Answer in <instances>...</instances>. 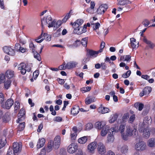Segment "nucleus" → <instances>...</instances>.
<instances>
[{"label": "nucleus", "mask_w": 155, "mask_h": 155, "mask_svg": "<svg viewBox=\"0 0 155 155\" xmlns=\"http://www.w3.org/2000/svg\"><path fill=\"white\" fill-rule=\"evenodd\" d=\"M42 27H44L45 25H48L49 28L53 27L54 23V20H53L50 15H47L44 17L41 20Z\"/></svg>", "instance_id": "obj_1"}, {"label": "nucleus", "mask_w": 155, "mask_h": 155, "mask_svg": "<svg viewBox=\"0 0 155 155\" xmlns=\"http://www.w3.org/2000/svg\"><path fill=\"white\" fill-rule=\"evenodd\" d=\"M118 130L116 129V127H112L110 129L107 135L106 143H111L114 142V132H118Z\"/></svg>", "instance_id": "obj_2"}, {"label": "nucleus", "mask_w": 155, "mask_h": 155, "mask_svg": "<svg viewBox=\"0 0 155 155\" xmlns=\"http://www.w3.org/2000/svg\"><path fill=\"white\" fill-rule=\"evenodd\" d=\"M126 132V134L125 133V135L127 136V140L129 136H134L136 137L138 135L137 130L135 128H132L129 126L127 127Z\"/></svg>", "instance_id": "obj_3"}, {"label": "nucleus", "mask_w": 155, "mask_h": 155, "mask_svg": "<svg viewBox=\"0 0 155 155\" xmlns=\"http://www.w3.org/2000/svg\"><path fill=\"white\" fill-rule=\"evenodd\" d=\"M134 148L137 151H142L146 149L147 146L144 142L140 140L139 141L136 143Z\"/></svg>", "instance_id": "obj_4"}, {"label": "nucleus", "mask_w": 155, "mask_h": 155, "mask_svg": "<svg viewBox=\"0 0 155 155\" xmlns=\"http://www.w3.org/2000/svg\"><path fill=\"white\" fill-rule=\"evenodd\" d=\"M73 32L74 33L80 35L87 31V26L84 25L83 27L73 26Z\"/></svg>", "instance_id": "obj_5"}, {"label": "nucleus", "mask_w": 155, "mask_h": 155, "mask_svg": "<svg viewBox=\"0 0 155 155\" xmlns=\"http://www.w3.org/2000/svg\"><path fill=\"white\" fill-rule=\"evenodd\" d=\"M2 49L4 53L8 55L14 56L15 54L14 50L10 46H4Z\"/></svg>", "instance_id": "obj_6"}, {"label": "nucleus", "mask_w": 155, "mask_h": 155, "mask_svg": "<svg viewBox=\"0 0 155 155\" xmlns=\"http://www.w3.org/2000/svg\"><path fill=\"white\" fill-rule=\"evenodd\" d=\"M97 147V143L94 141L90 143L87 147V150L90 153H93Z\"/></svg>", "instance_id": "obj_7"}, {"label": "nucleus", "mask_w": 155, "mask_h": 155, "mask_svg": "<svg viewBox=\"0 0 155 155\" xmlns=\"http://www.w3.org/2000/svg\"><path fill=\"white\" fill-rule=\"evenodd\" d=\"M61 137L59 136H56L54 138L53 143V148L55 149H57L59 147L61 144Z\"/></svg>", "instance_id": "obj_8"}, {"label": "nucleus", "mask_w": 155, "mask_h": 155, "mask_svg": "<svg viewBox=\"0 0 155 155\" xmlns=\"http://www.w3.org/2000/svg\"><path fill=\"white\" fill-rule=\"evenodd\" d=\"M97 151L99 154H103L105 153V147L103 143L99 142L97 143Z\"/></svg>", "instance_id": "obj_9"}, {"label": "nucleus", "mask_w": 155, "mask_h": 155, "mask_svg": "<svg viewBox=\"0 0 155 155\" xmlns=\"http://www.w3.org/2000/svg\"><path fill=\"white\" fill-rule=\"evenodd\" d=\"M106 122L104 120L96 122L94 124V127L96 129L100 130L106 125Z\"/></svg>", "instance_id": "obj_10"}, {"label": "nucleus", "mask_w": 155, "mask_h": 155, "mask_svg": "<svg viewBox=\"0 0 155 155\" xmlns=\"http://www.w3.org/2000/svg\"><path fill=\"white\" fill-rule=\"evenodd\" d=\"M78 147L74 143H71L70 144L67 148V151L70 153H74L78 149Z\"/></svg>", "instance_id": "obj_11"}, {"label": "nucleus", "mask_w": 155, "mask_h": 155, "mask_svg": "<svg viewBox=\"0 0 155 155\" xmlns=\"http://www.w3.org/2000/svg\"><path fill=\"white\" fill-rule=\"evenodd\" d=\"M108 7L107 5L103 4L100 5L97 10V12L98 14H102L106 11Z\"/></svg>", "instance_id": "obj_12"}, {"label": "nucleus", "mask_w": 155, "mask_h": 155, "mask_svg": "<svg viewBox=\"0 0 155 155\" xmlns=\"http://www.w3.org/2000/svg\"><path fill=\"white\" fill-rule=\"evenodd\" d=\"M21 147L22 144L21 143H14L13 145V150L14 152H15L17 153L21 150Z\"/></svg>", "instance_id": "obj_13"}, {"label": "nucleus", "mask_w": 155, "mask_h": 155, "mask_svg": "<svg viewBox=\"0 0 155 155\" xmlns=\"http://www.w3.org/2000/svg\"><path fill=\"white\" fill-rule=\"evenodd\" d=\"M125 124H121L120 126L119 129L118 130V131H119L121 134V135L123 139L124 140H127V136L125 135V133H124L125 128Z\"/></svg>", "instance_id": "obj_14"}, {"label": "nucleus", "mask_w": 155, "mask_h": 155, "mask_svg": "<svg viewBox=\"0 0 155 155\" xmlns=\"http://www.w3.org/2000/svg\"><path fill=\"white\" fill-rule=\"evenodd\" d=\"M25 112L24 109H21L18 114V119L17 120V123H20V122L22 121L25 118Z\"/></svg>", "instance_id": "obj_15"}, {"label": "nucleus", "mask_w": 155, "mask_h": 155, "mask_svg": "<svg viewBox=\"0 0 155 155\" xmlns=\"http://www.w3.org/2000/svg\"><path fill=\"white\" fill-rule=\"evenodd\" d=\"M77 129L76 127H73L71 131L70 135L71 140H74L76 139L77 136Z\"/></svg>", "instance_id": "obj_16"}, {"label": "nucleus", "mask_w": 155, "mask_h": 155, "mask_svg": "<svg viewBox=\"0 0 155 155\" xmlns=\"http://www.w3.org/2000/svg\"><path fill=\"white\" fill-rule=\"evenodd\" d=\"M110 126L109 125H106L101 130L100 132V135L102 137H105L106 136L108 132L110 131Z\"/></svg>", "instance_id": "obj_17"}, {"label": "nucleus", "mask_w": 155, "mask_h": 155, "mask_svg": "<svg viewBox=\"0 0 155 155\" xmlns=\"http://www.w3.org/2000/svg\"><path fill=\"white\" fill-rule=\"evenodd\" d=\"M13 104V101L11 99H8L5 102V104H3V101L2 104V107L7 109H9Z\"/></svg>", "instance_id": "obj_18"}, {"label": "nucleus", "mask_w": 155, "mask_h": 155, "mask_svg": "<svg viewBox=\"0 0 155 155\" xmlns=\"http://www.w3.org/2000/svg\"><path fill=\"white\" fill-rule=\"evenodd\" d=\"M26 65L24 63H22L19 64L18 66V68L19 70L20 71L21 74H25L26 72Z\"/></svg>", "instance_id": "obj_19"}, {"label": "nucleus", "mask_w": 155, "mask_h": 155, "mask_svg": "<svg viewBox=\"0 0 155 155\" xmlns=\"http://www.w3.org/2000/svg\"><path fill=\"white\" fill-rule=\"evenodd\" d=\"M141 39L143 42L148 45L150 48H153L155 46V44L148 40L146 37L143 36V38H141Z\"/></svg>", "instance_id": "obj_20"}, {"label": "nucleus", "mask_w": 155, "mask_h": 155, "mask_svg": "<svg viewBox=\"0 0 155 155\" xmlns=\"http://www.w3.org/2000/svg\"><path fill=\"white\" fill-rule=\"evenodd\" d=\"M98 111L99 113L104 114L108 113L109 111V109L107 107L103 106L102 105L98 109Z\"/></svg>", "instance_id": "obj_21"}, {"label": "nucleus", "mask_w": 155, "mask_h": 155, "mask_svg": "<svg viewBox=\"0 0 155 155\" xmlns=\"http://www.w3.org/2000/svg\"><path fill=\"white\" fill-rule=\"evenodd\" d=\"M147 146L150 148L155 147V137H153L150 138L147 141Z\"/></svg>", "instance_id": "obj_22"}, {"label": "nucleus", "mask_w": 155, "mask_h": 155, "mask_svg": "<svg viewBox=\"0 0 155 155\" xmlns=\"http://www.w3.org/2000/svg\"><path fill=\"white\" fill-rule=\"evenodd\" d=\"M130 41L131 46L132 48H136L138 47L139 42H137L135 39L134 38H130Z\"/></svg>", "instance_id": "obj_23"}, {"label": "nucleus", "mask_w": 155, "mask_h": 155, "mask_svg": "<svg viewBox=\"0 0 155 155\" xmlns=\"http://www.w3.org/2000/svg\"><path fill=\"white\" fill-rule=\"evenodd\" d=\"M14 75V71L11 70H7L5 73V76L9 79L13 78Z\"/></svg>", "instance_id": "obj_24"}, {"label": "nucleus", "mask_w": 155, "mask_h": 155, "mask_svg": "<svg viewBox=\"0 0 155 155\" xmlns=\"http://www.w3.org/2000/svg\"><path fill=\"white\" fill-rule=\"evenodd\" d=\"M89 137L88 136H84L79 138L78 140V143L81 144H84L88 141Z\"/></svg>", "instance_id": "obj_25"}, {"label": "nucleus", "mask_w": 155, "mask_h": 155, "mask_svg": "<svg viewBox=\"0 0 155 155\" xmlns=\"http://www.w3.org/2000/svg\"><path fill=\"white\" fill-rule=\"evenodd\" d=\"M150 129L148 127L144 128L143 132V137L147 139L150 137Z\"/></svg>", "instance_id": "obj_26"}, {"label": "nucleus", "mask_w": 155, "mask_h": 155, "mask_svg": "<svg viewBox=\"0 0 155 155\" xmlns=\"http://www.w3.org/2000/svg\"><path fill=\"white\" fill-rule=\"evenodd\" d=\"M45 142V139L43 138H40L37 143V148L39 149L43 147Z\"/></svg>", "instance_id": "obj_27"}, {"label": "nucleus", "mask_w": 155, "mask_h": 155, "mask_svg": "<svg viewBox=\"0 0 155 155\" xmlns=\"http://www.w3.org/2000/svg\"><path fill=\"white\" fill-rule=\"evenodd\" d=\"M78 64V63L76 61L69 62L66 64L67 69H70L75 67Z\"/></svg>", "instance_id": "obj_28"}, {"label": "nucleus", "mask_w": 155, "mask_h": 155, "mask_svg": "<svg viewBox=\"0 0 155 155\" xmlns=\"http://www.w3.org/2000/svg\"><path fill=\"white\" fill-rule=\"evenodd\" d=\"M2 121L4 123L8 122L10 120V117L8 113H6L4 114L2 117Z\"/></svg>", "instance_id": "obj_29"}, {"label": "nucleus", "mask_w": 155, "mask_h": 155, "mask_svg": "<svg viewBox=\"0 0 155 155\" xmlns=\"http://www.w3.org/2000/svg\"><path fill=\"white\" fill-rule=\"evenodd\" d=\"M152 120L151 117L150 116H147L145 117L144 119L143 124L144 126V125H146L147 126L150 124L151 123Z\"/></svg>", "instance_id": "obj_30"}, {"label": "nucleus", "mask_w": 155, "mask_h": 155, "mask_svg": "<svg viewBox=\"0 0 155 155\" xmlns=\"http://www.w3.org/2000/svg\"><path fill=\"white\" fill-rule=\"evenodd\" d=\"M53 141H50L48 144L47 147L46 148V151L48 152H49L51 151L53 149Z\"/></svg>", "instance_id": "obj_31"}, {"label": "nucleus", "mask_w": 155, "mask_h": 155, "mask_svg": "<svg viewBox=\"0 0 155 155\" xmlns=\"http://www.w3.org/2000/svg\"><path fill=\"white\" fill-rule=\"evenodd\" d=\"M15 48L16 49L18 48H19V51L22 53H24L27 51V49L23 47H21L20 45L18 43H16L15 45Z\"/></svg>", "instance_id": "obj_32"}, {"label": "nucleus", "mask_w": 155, "mask_h": 155, "mask_svg": "<svg viewBox=\"0 0 155 155\" xmlns=\"http://www.w3.org/2000/svg\"><path fill=\"white\" fill-rule=\"evenodd\" d=\"M6 143V138L5 136L0 137V149L4 146Z\"/></svg>", "instance_id": "obj_33"}, {"label": "nucleus", "mask_w": 155, "mask_h": 155, "mask_svg": "<svg viewBox=\"0 0 155 155\" xmlns=\"http://www.w3.org/2000/svg\"><path fill=\"white\" fill-rule=\"evenodd\" d=\"M88 53L89 55L93 58L96 57L97 56L98 54L100 53L98 51H95L92 50L88 51Z\"/></svg>", "instance_id": "obj_34"}, {"label": "nucleus", "mask_w": 155, "mask_h": 155, "mask_svg": "<svg viewBox=\"0 0 155 155\" xmlns=\"http://www.w3.org/2000/svg\"><path fill=\"white\" fill-rule=\"evenodd\" d=\"M84 21L82 19H78L73 24V26H81V25L83 23Z\"/></svg>", "instance_id": "obj_35"}, {"label": "nucleus", "mask_w": 155, "mask_h": 155, "mask_svg": "<svg viewBox=\"0 0 155 155\" xmlns=\"http://www.w3.org/2000/svg\"><path fill=\"white\" fill-rule=\"evenodd\" d=\"M117 117V115L116 114L111 115L110 119L108 120L109 123L111 124L114 123L116 120Z\"/></svg>", "instance_id": "obj_36"}, {"label": "nucleus", "mask_w": 155, "mask_h": 155, "mask_svg": "<svg viewBox=\"0 0 155 155\" xmlns=\"http://www.w3.org/2000/svg\"><path fill=\"white\" fill-rule=\"evenodd\" d=\"M63 23L62 21L59 20L57 22L54 20V23L53 27H54V30H56L57 28L59 27L61 24Z\"/></svg>", "instance_id": "obj_37"}, {"label": "nucleus", "mask_w": 155, "mask_h": 155, "mask_svg": "<svg viewBox=\"0 0 155 155\" xmlns=\"http://www.w3.org/2000/svg\"><path fill=\"white\" fill-rule=\"evenodd\" d=\"M79 108L78 106H75L71 109V113L74 115L76 114L79 112Z\"/></svg>", "instance_id": "obj_38"}, {"label": "nucleus", "mask_w": 155, "mask_h": 155, "mask_svg": "<svg viewBox=\"0 0 155 155\" xmlns=\"http://www.w3.org/2000/svg\"><path fill=\"white\" fill-rule=\"evenodd\" d=\"M12 83V81L9 79L6 80L4 84V87L6 89H8Z\"/></svg>", "instance_id": "obj_39"}, {"label": "nucleus", "mask_w": 155, "mask_h": 155, "mask_svg": "<svg viewBox=\"0 0 155 155\" xmlns=\"http://www.w3.org/2000/svg\"><path fill=\"white\" fill-rule=\"evenodd\" d=\"M94 98L93 97H88L85 100V103L87 104H89L91 103L94 101Z\"/></svg>", "instance_id": "obj_40"}, {"label": "nucleus", "mask_w": 155, "mask_h": 155, "mask_svg": "<svg viewBox=\"0 0 155 155\" xmlns=\"http://www.w3.org/2000/svg\"><path fill=\"white\" fill-rule=\"evenodd\" d=\"M88 37H86L82 38L81 43L84 47H86L87 45V43L88 40Z\"/></svg>", "instance_id": "obj_41"}, {"label": "nucleus", "mask_w": 155, "mask_h": 155, "mask_svg": "<svg viewBox=\"0 0 155 155\" xmlns=\"http://www.w3.org/2000/svg\"><path fill=\"white\" fill-rule=\"evenodd\" d=\"M22 121L20 122V124L18 125V131H21L23 130L25 127V122H21Z\"/></svg>", "instance_id": "obj_42"}, {"label": "nucleus", "mask_w": 155, "mask_h": 155, "mask_svg": "<svg viewBox=\"0 0 155 155\" xmlns=\"http://www.w3.org/2000/svg\"><path fill=\"white\" fill-rule=\"evenodd\" d=\"M134 106L135 107H138V110L140 111L144 107L143 104L141 103H136Z\"/></svg>", "instance_id": "obj_43"}, {"label": "nucleus", "mask_w": 155, "mask_h": 155, "mask_svg": "<svg viewBox=\"0 0 155 155\" xmlns=\"http://www.w3.org/2000/svg\"><path fill=\"white\" fill-rule=\"evenodd\" d=\"M71 11H70L69 13H68L63 18L62 21L63 23L67 21V20L71 16Z\"/></svg>", "instance_id": "obj_44"}, {"label": "nucleus", "mask_w": 155, "mask_h": 155, "mask_svg": "<svg viewBox=\"0 0 155 155\" xmlns=\"http://www.w3.org/2000/svg\"><path fill=\"white\" fill-rule=\"evenodd\" d=\"M152 88L150 87H145L143 89V92L145 93V94H148L151 91Z\"/></svg>", "instance_id": "obj_45"}, {"label": "nucleus", "mask_w": 155, "mask_h": 155, "mask_svg": "<svg viewBox=\"0 0 155 155\" xmlns=\"http://www.w3.org/2000/svg\"><path fill=\"white\" fill-rule=\"evenodd\" d=\"M91 87H90L87 86L83 87L81 89V91L82 93H85L87 91H89L91 89Z\"/></svg>", "instance_id": "obj_46"}, {"label": "nucleus", "mask_w": 155, "mask_h": 155, "mask_svg": "<svg viewBox=\"0 0 155 155\" xmlns=\"http://www.w3.org/2000/svg\"><path fill=\"white\" fill-rule=\"evenodd\" d=\"M45 33H43V31H42V33L41 35L39 36V38H41L40 41H38V43H40L43 41L45 39Z\"/></svg>", "instance_id": "obj_47"}, {"label": "nucleus", "mask_w": 155, "mask_h": 155, "mask_svg": "<svg viewBox=\"0 0 155 155\" xmlns=\"http://www.w3.org/2000/svg\"><path fill=\"white\" fill-rule=\"evenodd\" d=\"M131 74V71L130 70H128L126 73L123 74L122 76L124 78H127L129 77Z\"/></svg>", "instance_id": "obj_48"}, {"label": "nucleus", "mask_w": 155, "mask_h": 155, "mask_svg": "<svg viewBox=\"0 0 155 155\" xmlns=\"http://www.w3.org/2000/svg\"><path fill=\"white\" fill-rule=\"evenodd\" d=\"M33 53L34 54V58H36L38 60L40 61L41 58L40 54L35 51Z\"/></svg>", "instance_id": "obj_49"}, {"label": "nucleus", "mask_w": 155, "mask_h": 155, "mask_svg": "<svg viewBox=\"0 0 155 155\" xmlns=\"http://www.w3.org/2000/svg\"><path fill=\"white\" fill-rule=\"evenodd\" d=\"M93 125L91 123H88L85 126V129L86 130H89L92 128Z\"/></svg>", "instance_id": "obj_50"}, {"label": "nucleus", "mask_w": 155, "mask_h": 155, "mask_svg": "<svg viewBox=\"0 0 155 155\" xmlns=\"http://www.w3.org/2000/svg\"><path fill=\"white\" fill-rule=\"evenodd\" d=\"M29 48L32 50V52H34L35 51V46L34 45L32 42H31L29 45Z\"/></svg>", "instance_id": "obj_51"}, {"label": "nucleus", "mask_w": 155, "mask_h": 155, "mask_svg": "<svg viewBox=\"0 0 155 155\" xmlns=\"http://www.w3.org/2000/svg\"><path fill=\"white\" fill-rule=\"evenodd\" d=\"M128 150V147L126 145L123 146L121 148L120 151L121 152L125 153L127 152Z\"/></svg>", "instance_id": "obj_52"}, {"label": "nucleus", "mask_w": 155, "mask_h": 155, "mask_svg": "<svg viewBox=\"0 0 155 155\" xmlns=\"http://www.w3.org/2000/svg\"><path fill=\"white\" fill-rule=\"evenodd\" d=\"M15 153H16L14 152L12 148H9L7 155H15Z\"/></svg>", "instance_id": "obj_53"}, {"label": "nucleus", "mask_w": 155, "mask_h": 155, "mask_svg": "<svg viewBox=\"0 0 155 155\" xmlns=\"http://www.w3.org/2000/svg\"><path fill=\"white\" fill-rule=\"evenodd\" d=\"M39 72L38 70H36L33 73V78L35 80H36V79L38 77L39 74Z\"/></svg>", "instance_id": "obj_54"}, {"label": "nucleus", "mask_w": 155, "mask_h": 155, "mask_svg": "<svg viewBox=\"0 0 155 155\" xmlns=\"http://www.w3.org/2000/svg\"><path fill=\"white\" fill-rule=\"evenodd\" d=\"M135 119V115L134 114H133L130 117L128 121L130 123H132L134 121Z\"/></svg>", "instance_id": "obj_55"}, {"label": "nucleus", "mask_w": 155, "mask_h": 155, "mask_svg": "<svg viewBox=\"0 0 155 155\" xmlns=\"http://www.w3.org/2000/svg\"><path fill=\"white\" fill-rule=\"evenodd\" d=\"M51 112V114L53 115H55L56 114V112L55 110H54L53 106L52 105H51L50 107L49 108Z\"/></svg>", "instance_id": "obj_56"}, {"label": "nucleus", "mask_w": 155, "mask_h": 155, "mask_svg": "<svg viewBox=\"0 0 155 155\" xmlns=\"http://www.w3.org/2000/svg\"><path fill=\"white\" fill-rule=\"evenodd\" d=\"M127 1L125 0H119L118 4L120 5H124L127 3Z\"/></svg>", "instance_id": "obj_57"}, {"label": "nucleus", "mask_w": 155, "mask_h": 155, "mask_svg": "<svg viewBox=\"0 0 155 155\" xmlns=\"http://www.w3.org/2000/svg\"><path fill=\"white\" fill-rule=\"evenodd\" d=\"M105 43L104 42H101V45H100V49L98 51L100 53H101L103 49L105 47Z\"/></svg>", "instance_id": "obj_58"}, {"label": "nucleus", "mask_w": 155, "mask_h": 155, "mask_svg": "<svg viewBox=\"0 0 155 155\" xmlns=\"http://www.w3.org/2000/svg\"><path fill=\"white\" fill-rule=\"evenodd\" d=\"M81 44V41L79 40H76L73 44V47H76L79 46Z\"/></svg>", "instance_id": "obj_59"}, {"label": "nucleus", "mask_w": 155, "mask_h": 155, "mask_svg": "<svg viewBox=\"0 0 155 155\" xmlns=\"http://www.w3.org/2000/svg\"><path fill=\"white\" fill-rule=\"evenodd\" d=\"M59 69L60 70H65L67 69L66 64H65V63H64L62 65L59 67Z\"/></svg>", "instance_id": "obj_60"}, {"label": "nucleus", "mask_w": 155, "mask_h": 155, "mask_svg": "<svg viewBox=\"0 0 155 155\" xmlns=\"http://www.w3.org/2000/svg\"><path fill=\"white\" fill-rule=\"evenodd\" d=\"M62 118L60 117H56L53 119V120L54 121L60 122L62 121Z\"/></svg>", "instance_id": "obj_61"}, {"label": "nucleus", "mask_w": 155, "mask_h": 155, "mask_svg": "<svg viewBox=\"0 0 155 155\" xmlns=\"http://www.w3.org/2000/svg\"><path fill=\"white\" fill-rule=\"evenodd\" d=\"M5 78V76L4 74H0V84L4 81Z\"/></svg>", "instance_id": "obj_62"}, {"label": "nucleus", "mask_w": 155, "mask_h": 155, "mask_svg": "<svg viewBox=\"0 0 155 155\" xmlns=\"http://www.w3.org/2000/svg\"><path fill=\"white\" fill-rule=\"evenodd\" d=\"M20 104L19 102L17 101L15 102V110H17L19 109Z\"/></svg>", "instance_id": "obj_63"}, {"label": "nucleus", "mask_w": 155, "mask_h": 155, "mask_svg": "<svg viewBox=\"0 0 155 155\" xmlns=\"http://www.w3.org/2000/svg\"><path fill=\"white\" fill-rule=\"evenodd\" d=\"M76 155H85V154L82 150L79 149L76 153Z\"/></svg>", "instance_id": "obj_64"}]
</instances>
